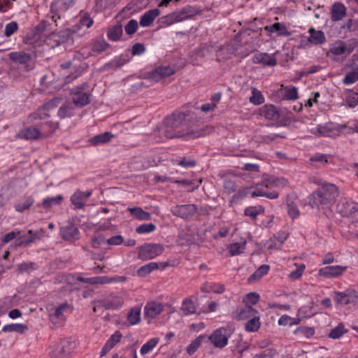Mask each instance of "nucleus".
Listing matches in <instances>:
<instances>
[{
    "instance_id": "obj_1",
    "label": "nucleus",
    "mask_w": 358,
    "mask_h": 358,
    "mask_svg": "<svg viewBox=\"0 0 358 358\" xmlns=\"http://www.w3.org/2000/svg\"><path fill=\"white\" fill-rule=\"evenodd\" d=\"M191 123L182 112L173 113L166 117L162 123L153 131L152 136L156 143L164 141L167 138L192 136Z\"/></svg>"
},
{
    "instance_id": "obj_2",
    "label": "nucleus",
    "mask_w": 358,
    "mask_h": 358,
    "mask_svg": "<svg viewBox=\"0 0 358 358\" xmlns=\"http://www.w3.org/2000/svg\"><path fill=\"white\" fill-rule=\"evenodd\" d=\"M338 194V189L335 185L324 184L310 194L309 204L317 209L328 208L335 203Z\"/></svg>"
},
{
    "instance_id": "obj_3",
    "label": "nucleus",
    "mask_w": 358,
    "mask_h": 358,
    "mask_svg": "<svg viewBox=\"0 0 358 358\" xmlns=\"http://www.w3.org/2000/svg\"><path fill=\"white\" fill-rule=\"evenodd\" d=\"M199 12L197 8L187 5L179 10L162 17L159 21L162 25L169 27L174 23L191 18L199 13Z\"/></svg>"
},
{
    "instance_id": "obj_4",
    "label": "nucleus",
    "mask_w": 358,
    "mask_h": 358,
    "mask_svg": "<svg viewBox=\"0 0 358 358\" xmlns=\"http://www.w3.org/2000/svg\"><path fill=\"white\" fill-rule=\"evenodd\" d=\"M234 329L232 325L217 329L208 336V340L214 348L222 349L228 344V340L234 333Z\"/></svg>"
},
{
    "instance_id": "obj_5",
    "label": "nucleus",
    "mask_w": 358,
    "mask_h": 358,
    "mask_svg": "<svg viewBox=\"0 0 358 358\" xmlns=\"http://www.w3.org/2000/svg\"><path fill=\"white\" fill-rule=\"evenodd\" d=\"M75 0H56L52 2L48 17H50L55 23V26H58L57 21L64 16L70 7L73 6Z\"/></svg>"
},
{
    "instance_id": "obj_6",
    "label": "nucleus",
    "mask_w": 358,
    "mask_h": 358,
    "mask_svg": "<svg viewBox=\"0 0 358 358\" xmlns=\"http://www.w3.org/2000/svg\"><path fill=\"white\" fill-rule=\"evenodd\" d=\"M51 24L46 20H43L34 28L27 32L26 37L24 38V43L38 45L41 43V38L43 33L51 29Z\"/></svg>"
},
{
    "instance_id": "obj_7",
    "label": "nucleus",
    "mask_w": 358,
    "mask_h": 358,
    "mask_svg": "<svg viewBox=\"0 0 358 358\" xmlns=\"http://www.w3.org/2000/svg\"><path fill=\"white\" fill-rule=\"evenodd\" d=\"M164 250L162 245L158 243H145L138 248V257L143 261L152 259L160 255Z\"/></svg>"
},
{
    "instance_id": "obj_8",
    "label": "nucleus",
    "mask_w": 358,
    "mask_h": 358,
    "mask_svg": "<svg viewBox=\"0 0 358 358\" xmlns=\"http://www.w3.org/2000/svg\"><path fill=\"white\" fill-rule=\"evenodd\" d=\"M75 347L74 342L65 339L52 347L50 355L51 358H66Z\"/></svg>"
},
{
    "instance_id": "obj_9",
    "label": "nucleus",
    "mask_w": 358,
    "mask_h": 358,
    "mask_svg": "<svg viewBox=\"0 0 358 358\" xmlns=\"http://www.w3.org/2000/svg\"><path fill=\"white\" fill-rule=\"evenodd\" d=\"M334 299L338 304L355 306L358 303V292L355 289L336 292Z\"/></svg>"
},
{
    "instance_id": "obj_10",
    "label": "nucleus",
    "mask_w": 358,
    "mask_h": 358,
    "mask_svg": "<svg viewBox=\"0 0 358 358\" xmlns=\"http://www.w3.org/2000/svg\"><path fill=\"white\" fill-rule=\"evenodd\" d=\"M85 85L76 86L71 90V102L76 108H83L90 103L89 94L83 92Z\"/></svg>"
},
{
    "instance_id": "obj_11",
    "label": "nucleus",
    "mask_w": 358,
    "mask_h": 358,
    "mask_svg": "<svg viewBox=\"0 0 358 358\" xmlns=\"http://www.w3.org/2000/svg\"><path fill=\"white\" fill-rule=\"evenodd\" d=\"M175 70L173 67L169 65L159 66L156 67L155 69L148 71L145 73V78L148 79L159 81L161 79L169 77L174 74Z\"/></svg>"
},
{
    "instance_id": "obj_12",
    "label": "nucleus",
    "mask_w": 358,
    "mask_h": 358,
    "mask_svg": "<svg viewBox=\"0 0 358 358\" xmlns=\"http://www.w3.org/2000/svg\"><path fill=\"white\" fill-rule=\"evenodd\" d=\"M106 310L117 309L122 306L124 299L119 294H110L96 301Z\"/></svg>"
},
{
    "instance_id": "obj_13",
    "label": "nucleus",
    "mask_w": 358,
    "mask_h": 358,
    "mask_svg": "<svg viewBox=\"0 0 358 358\" xmlns=\"http://www.w3.org/2000/svg\"><path fill=\"white\" fill-rule=\"evenodd\" d=\"M336 208L338 213L343 217L352 216L358 212V203L347 198L341 199Z\"/></svg>"
},
{
    "instance_id": "obj_14",
    "label": "nucleus",
    "mask_w": 358,
    "mask_h": 358,
    "mask_svg": "<svg viewBox=\"0 0 358 358\" xmlns=\"http://www.w3.org/2000/svg\"><path fill=\"white\" fill-rule=\"evenodd\" d=\"M197 211V207L194 204H183L173 206L171 212L175 216L182 219H189L194 216Z\"/></svg>"
},
{
    "instance_id": "obj_15",
    "label": "nucleus",
    "mask_w": 358,
    "mask_h": 358,
    "mask_svg": "<svg viewBox=\"0 0 358 358\" xmlns=\"http://www.w3.org/2000/svg\"><path fill=\"white\" fill-rule=\"evenodd\" d=\"M61 237L67 241H75L80 238V231L73 221L69 220L60 227Z\"/></svg>"
},
{
    "instance_id": "obj_16",
    "label": "nucleus",
    "mask_w": 358,
    "mask_h": 358,
    "mask_svg": "<svg viewBox=\"0 0 358 358\" xmlns=\"http://www.w3.org/2000/svg\"><path fill=\"white\" fill-rule=\"evenodd\" d=\"M92 194V190L83 192L77 189L71 196L70 201L74 206V209L80 210L85 206L87 199L91 196Z\"/></svg>"
},
{
    "instance_id": "obj_17",
    "label": "nucleus",
    "mask_w": 358,
    "mask_h": 358,
    "mask_svg": "<svg viewBox=\"0 0 358 358\" xmlns=\"http://www.w3.org/2000/svg\"><path fill=\"white\" fill-rule=\"evenodd\" d=\"M71 307L67 303H64L57 306L55 311L50 314V320L55 325L59 326L65 320L64 313L70 311Z\"/></svg>"
},
{
    "instance_id": "obj_18",
    "label": "nucleus",
    "mask_w": 358,
    "mask_h": 358,
    "mask_svg": "<svg viewBox=\"0 0 358 358\" xmlns=\"http://www.w3.org/2000/svg\"><path fill=\"white\" fill-rule=\"evenodd\" d=\"M347 266L339 265L327 266L319 269L318 275L327 278H335L342 275L347 270Z\"/></svg>"
},
{
    "instance_id": "obj_19",
    "label": "nucleus",
    "mask_w": 358,
    "mask_h": 358,
    "mask_svg": "<svg viewBox=\"0 0 358 358\" xmlns=\"http://www.w3.org/2000/svg\"><path fill=\"white\" fill-rule=\"evenodd\" d=\"M346 12L347 8L343 3L335 2L330 8L331 20L333 22L342 20L345 17Z\"/></svg>"
},
{
    "instance_id": "obj_20",
    "label": "nucleus",
    "mask_w": 358,
    "mask_h": 358,
    "mask_svg": "<svg viewBox=\"0 0 358 358\" xmlns=\"http://www.w3.org/2000/svg\"><path fill=\"white\" fill-rule=\"evenodd\" d=\"M76 107L71 101H65L58 109L57 116L61 120L71 118L76 113Z\"/></svg>"
},
{
    "instance_id": "obj_21",
    "label": "nucleus",
    "mask_w": 358,
    "mask_h": 358,
    "mask_svg": "<svg viewBox=\"0 0 358 358\" xmlns=\"http://www.w3.org/2000/svg\"><path fill=\"white\" fill-rule=\"evenodd\" d=\"M288 185V181L284 178H278L271 176L264 178L262 182V185L266 189L278 188L281 189Z\"/></svg>"
},
{
    "instance_id": "obj_22",
    "label": "nucleus",
    "mask_w": 358,
    "mask_h": 358,
    "mask_svg": "<svg viewBox=\"0 0 358 358\" xmlns=\"http://www.w3.org/2000/svg\"><path fill=\"white\" fill-rule=\"evenodd\" d=\"M264 29L268 32V36H271L273 33H276L279 36L287 37L291 35L285 24L280 22H275L273 24L266 26L264 27Z\"/></svg>"
},
{
    "instance_id": "obj_23",
    "label": "nucleus",
    "mask_w": 358,
    "mask_h": 358,
    "mask_svg": "<svg viewBox=\"0 0 358 358\" xmlns=\"http://www.w3.org/2000/svg\"><path fill=\"white\" fill-rule=\"evenodd\" d=\"M258 311L250 306L238 308L234 313V317L238 320H245L252 317Z\"/></svg>"
},
{
    "instance_id": "obj_24",
    "label": "nucleus",
    "mask_w": 358,
    "mask_h": 358,
    "mask_svg": "<svg viewBox=\"0 0 358 358\" xmlns=\"http://www.w3.org/2000/svg\"><path fill=\"white\" fill-rule=\"evenodd\" d=\"M255 64H262L264 66H274L277 64L276 59L268 53H257L252 57Z\"/></svg>"
},
{
    "instance_id": "obj_25",
    "label": "nucleus",
    "mask_w": 358,
    "mask_h": 358,
    "mask_svg": "<svg viewBox=\"0 0 358 358\" xmlns=\"http://www.w3.org/2000/svg\"><path fill=\"white\" fill-rule=\"evenodd\" d=\"M268 189L261 185H257L255 189L250 192L252 198L257 196H265L270 199H275L279 196V193L276 191L268 192Z\"/></svg>"
},
{
    "instance_id": "obj_26",
    "label": "nucleus",
    "mask_w": 358,
    "mask_h": 358,
    "mask_svg": "<svg viewBox=\"0 0 358 358\" xmlns=\"http://www.w3.org/2000/svg\"><path fill=\"white\" fill-rule=\"evenodd\" d=\"M122 337V335L119 331H116L113 335H111L101 350V357L106 355L117 343L120 341Z\"/></svg>"
},
{
    "instance_id": "obj_27",
    "label": "nucleus",
    "mask_w": 358,
    "mask_h": 358,
    "mask_svg": "<svg viewBox=\"0 0 358 358\" xmlns=\"http://www.w3.org/2000/svg\"><path fill=\"white\" fill-rule=\"evenodd\" d=\"M163 310V305L159 302H148L144 308L145 315L150 318H154Z\"/></svg>"
},
{
    "instance_id": "obj_28",
    "label": "nucleus",
    "mask_w": 358,
    "mask_h": 358,
    "mask_svg": "<svg viewBox=\"0 0 358 358\" xmlns=\"http://www.w3.org/2000/svg\"><path fill=\"white\" fill-rule=\"evenodd\" d=\"M353 49L352 46L348 47L343 41H338L331 45L329 51L333 55H341L345 53L350 54Z\"/></svg>"
},
{
    "instance_id": "obj_29",
    "label": "nucleus",
    "mask_w": 358,
    "mask_h": 358,
    "mask_svg": "<svg viewBox=\"0 0 358 358\" xmlns=\"http://www.w3.org/2000/svg\"><path fill=\"white\" fill-rule=\"evenodd\" d=\"M159 9L155 8L146 11L141 17L139 24L141 27L150 26L155 19L159 15Z\"/></svg>"
},
{
    "instance_id": "obj_30",
    "label": "nucleus",
    "mask_w": 358,
    "mask_h": 358,
    "mask_svg": "<svg viewBox=\"0 0 358 358\" xmlns=\"http://www.w3.org/2000/svg\"><path fill=\"white\" fill-rule=\"evenodd\" d=\"M113 137L114 135L112 133L106 131L90 138L88 142L92 145L97 146L108 143Z\"/></svg>"
},
{
    "instance_id": "obj_31",
    "label": "nucleus",
    "mask_w": 358,
    "mask_h": 358,
    "mask_svg": "<svg viewBox=\"0 0 358 358\" xmlns=\"http://www.w3.org/2000/svg\"><path fill=\"white\" fill-rule=\"evenodd\" d=\"M129 62L128 57L126 55H121L118 57H115L113 60L105 64V69H117Z\"/></svg>"
},
{
    "instance_id": "obj_32",
    "label": "nucleus",
    "mask_w": 358,
    "mask_h": 358,
    "mask_svg": "<svg viewBox=\"0 0 358 358\" xmlns=\"http://www.w3.org/2000/svg\"><path fill=\"white\" fill-rule=\"evenodd\" d=\"M261 326L259 313L258 312L255 315L249 319L245 324V329L248 332H256Z\"/></svg>"
},
{
    "instance_id": "obj_33",
    "label": "nucleus",
    "mask_w": 358,
    "mask_h": 358,
    "mask_svg": "<svg viewBox=\"0 0 358 358\" xmlns=\"http://www.w3.org/2000/svg\"><path fill=\"white\" fill-rule=\"evenodd\" d=\"M123 34L122 27L121 24H116L108 28L107 31V37L111 41H120Z\"/></svg>"
},
{
    "instance_id": "obj_34",
    "label": "nucleus",
    "mask_w": 358,
    "mask_h": 358,
    "mask_svg": "<svg viewBox=\"0 0 358 358\" xmlns=\"http://www.w3.org/2000/svg\"><path fill=\"white\" fill-rule=\"evenodd\" d=\"M333 124L328 122L324 124H318L315 128L311 129V133L317 136H329L333 130Z\"/></svg>"
},
{
    "instance_id": "obj_35",
    "label": "nucleus",
    "mask_w": 358,
    "mask_h": 358,
    "mask_svg": "<svg viewBox=\"0 0 358 358\" xmlns=\"http://www.w3.org/2000/svg\"><path fill=\"white\" fill-rule=\"evenodd\" d=\"M130 215L140 220H150L151 219V214L148 212L144 211L140 207L129 208Z\"/></svg>"
},
{
    "instance_id": "obj_36",
    "label": "nucleus",
    "mask_w": 358,
    "mask_h": 358,
    "mask_svg": "<svg viewBox=\"0 0 358 358\" xmlns=\"http://www.w3.org/2000/svg\"><path fill=\"white\" fill-rule=\"evenodd\" d=\"M310 36L308 41L315 45L322 44L326 38L324 32L322 31H315L313 28L309 29Z\"/></svg>"
},
{
    "instance_id": "obj_37",
    "label": "nucleus",
    "mask_w": 358,
    "mask_h": 358,
    "mask_svg": "<svg viewBox=\"0 0 358 358\" xmlns=\"http://www.w3.org/2000/svg\"><path fill=\"white\" fill-rule=\"evenodd\" d=\"M92 51L100 54L110 48V44L104 39H94L91 43Z\"/></svg>"
},
{
    "instance_id": "obj_38",
    "label": "nucleus",
    "mask_w": 358,
    "mask_h": 358,
    "mask_svg": "<svg viewBox=\"0 0 358 358\" xmlns=\"http://www.w3.org/2000/svg\"><path fill=\"white\" fill-rule=\"evenodd\" d=\"M233 53L231 45L227 44L222 45L216 51V57L218 61L226 60L229 59Z\"/></svg>"
},
{
    "instance_id": "obj_39",
    "label": "nucleus",
    "mask_w": 358,
    "mask_h": 358,
    "mask_svg": "<svg viewBox=\"0 0 358 358\" xmlns=\"http://www.w3.org/2000/svg\"><path fill=\"white\" fill-rule=\"evenodd\" d=\"M43 234L44 231L43 229L36 231L29 230L27 234L24 235V245L41 239L43 236Z\"/></svg>"
},
{
    "instance_id": "obj_40",
    "label": "nucleus",
    "mask_w": 358,
    "mask_h": 358,
    "mask_svg": "<svg viewBox=\"0 0 358 358\" xmlns=\"http://www.w3.org/2000/svg\"><path fill=\"white\" fill-rule=\"evenodd\" d=\"M262 115L266 119L273 120L278 118V112L273 105H265L262 110Z\"/></svg>"
},
{
    "instance_id": "obj_41",
    "label": "nucleus",
    "mask_w": 358,
    "mask_h": 358,
    "mask_svg": "<svg viewBox=\"0 0 358 358\" xmlns=\"http://www.w3.org/2000/svg\"><path fill=\"white\" fill-rule=\"evenodd\" d=\"M77 279L81 282L87 283L90 285L106 284L109 282V280L106 276H97L92 278H83L78 276Z\"/></svg>"
},
{
    "instance_id": "obj_42",
    "label": "nucleus",
    "mask_w": 358,
    "mask_h": 358,
    "mask_svg": "<svg viewBox=\"0 0 358 358\" xmlns=\"http://www.w3.org/2000/svg\"><path fill=\"white\" fill-rule=\"evenodd\" d=\"M159 264L157 262H150L146 265L140 267L137 271V274L140 277H145L149 275L152 271L158 269Z\"/></svg>"
},
{
    "instance_id": "obj_43",
    "label": "nucleus",
    "mask_w": 358,
    "mask_h": 358,
    "mask_svg": "<svg viewBox=\"0 0 358 358\" xmlns=\"http://www.w3.org/2000/svg\"><path fill=\"white\" fill-rule=\"evenodd\" d=\"M269 270V266L264 264L260 266L249 278L248 282H253L259 280L264 275H266Z\"/></svg>"
},
{
    "instance_id": "obj_44",
    "label": "nucleus",
    "mask_w": 358,
    "mask_h": 358,
    "mask_svg": "<svg viewBox=\"0 0 358 358\" xmlns=\"http://www.w3.org/2000/svg\"><path fill=\"white\" fill-rule=\"evenodd\" d=\"M348 329L345 328L343 323H339L336 327L331 329L328 336L332 339H338L342 336L348 333Z\"/></svg>"
},
{
    "instance_id": "obj_45",
    "label": "nucleus",
    "mask_w": 358,
    "mask_h": 358,
    "mask_svg": "<svg viewBox=\"0 0 358 358\" xmlns=\"http://www.w3.org/2000/svg\"><path fill=\"white\" fill-rule=\"evenodd\" d=\"M299 98L297 88L294 86L288 85L284 87L282 99L296 100Z\"/></svg>"
},
{
    "instance_id": "obj_46",
    "label": "nucleus",
    "mask_w": 358,
    "mask_h": 358,
    "mask_svg": "<svg viewBox=\"0 0 358 358\" xmlns=\"http://www.w3.org/2000/svg\"><path fill=\"white\" fill-rule=\"evenodd\" d=\"M180 309L184 315H188L194 313L196 312V308L192 300L185 299L182 303Z\"/></svg>"
},
{
    "instance_id": "obj_47",
    "label": "nucleus",
    "mask_w": 358,
    "mask_h": 358,
    "mask_svg": "<svg viewBox=\"0 0 358 358\" xmlns=\"http://www.w3.org/2000/svg\"><path fill=\"white\" fill-rule=\"evenodd\" d=\"M127 320L131 325H135L141 321V308L134 307L127 315Z\"/></svg>"
},
{
    "instance_id": "obj_48",
    "label": "nucleus",
    "mask_w": 358,
    "mask_h": 358,
    "mask_svg": "<svg viewBox=\"0 0 358 358\" xmlns=\"http://www.w3.org/2000/svg\"><path fill=\"white\" fill-rule=\"evenodd\" d=\"M64 200L62 194L57 195L56 196L47 197L43 201V206L45 208H50L53 206L59 205Z\"/></svg>"
},
{
    "instance_id": "obj_49",
    "label": "nucleus",
    "mask_w": 358,
    "mask_h": 358,
    "mask_svg": "<svg viewBox=\"0 0 358 358\" xmlns=\"http://www.w3.org/2000/svg\"><path fill=\"white\" fill-rule=\"evenodd\" d=\"M206 335H200L196 338L187 348V352L189 355H192L199 348L202 341L206 338Z\"/></svg>"
},
{
    "instance_id": "obj_50",
    "label": "nucleus",
    "mask_w": 358,
    "mask_h": 358,
    "mask_svg": "<svg viewBox=\"0 0 358 358\" xmlns=\"http://www.w3.org/2000/svg\"><path fill=\"white\" fill-rule=\"evenodd\" d=\"M264 208L261 206H249L244 210V215L255 220L258 215L264 213Z\"/></svg>"
},
{
    "instance_id": "obj_51",
    "label": "nucleus",
    "mask_w": 358,
    "mask_h": 358,
    "mask_svg": "<svg viewBox=\"0 0 358 358\" xmlns=\"http://www.w3.org/2000/svg\"><path fill=\"white\" fill-rule=\"evenodd\" d=\"M300 322L299 318H294L287 315H283L279 318L278 324L281 326H292L299 324Z\"/></svg>"
},
{
    "instance_id": "obj_52",
    "label": "nucleus",
    "mask_w": 358,
    "mask_h": 358,
    "mask_svg": "<svg viewBox=\"0 0 358 358\" xmlns=\"http://www.w3.org/2000/svg\"><path fill=\"white\" fill-rule=\"evenodd\" d=\"M315 334V329L310 327H299L294 331V334L301 335L306 338L312 337Z\"/></svg>"
},
{
    "instance_id": "obj_53",
    "label": "nucleus",
    "mask_w": 358,
    "mask_h": 358,
    "mask_svg": "<svg viewBox=\"0 0 358 358\" xmlns=\"http://www.w3.org/2000/svg\"><path fill=\"white\" fill-rule=\"evenodd\" d=\"M41 131L40 130L34 127H29L26 128L24 131V138L35 140L40 137Z\"/></svg>"
},
{
    "instance_id": "obj_54",
    "label": "nucleus",
    "mask_w": 358,
    "mask_h": 358,
    "mask_svg": "<svg viewBox=\"0 0 358 358\" xmlns=\"http://www.w3.org/2000/svg\"><path fill=\"white\" fill-rule=\"evenodd\" d=\"M159 339L157 338H153L150 339L147 343H145L141 348L140 352L142 355H145L150 352H151L155 346L157 345Z\"/></svg>"
},
{
    "instance_id": "obj_55",
    "label": "nucleus",
    "mask_w": 358,
    "mask_h": 358,
    "mask_svg": "<svg viewBox=\"0 0 358 358\" xmlns=\"http://www.w3.org/2000/svg\"><path fill=\"white\" fill-rule=\"evenodd\" d=\"M251 103L255 105L262 104L264 101V97L257 89L252 88V96L250 97Z\"/></svg>"
},
{
    "instance_id": "obj_56",
    "label": "nucleus",
    "mask_w": 358,
    "mask_h": 358,
    "mask_svg": "<svg viewBox=\"0 0 358 358\" xmlns=\"http://www.w3.org/2000/svg\"><path fill=\"white\" fill-rule=\"evenodd\" d=\"M45 110H48L45 109L44 106L41 108H38L37 111L31 113L28 119L30 120V122H32L33 120H43L49 117L50 115L48 113H46Z\"/></svg>"
},
{
    "instance_id": "obj_57",
    "label": "nucleus",
    "mask_w": 358,
    "mask_h": 358,
    "mask_svg": "<svg viewBox=\"0 0 358 358\" xmlns=\"http://www.w3.org/2000/svg\"><path fill=\"white\" fill-rule=\"evenodd\" d=\"M156 229V226L152 223L142 224L139 225L136 229V231L138 234H148L154 231Z\"/></svg>"
},
{
    "instance_id": "obj_58",
    "label": "nucleus",
    "mask_w": 358,
    "mask_h": 358,
    "mask_svg": "<svg viewBox=\"0 0 358 358\" xmlns=\"http://www.w3.org/2000/svg\"><path fill=\"white\" fill-rule=\"evenodd\" d=\"M358 81V71H353L348 73L343 79V84L351 85Z\"/></svg>"
},
{
    "instance_id": "obj_59",
    "label": "nucleus",
    "mask_w": 358,
    "mask_h": 358,
    "mask_svg": "<svg viewBox=\"0 0 358 358\" xmlns=\"http://www.w3.org/2000/svg\"><path fill=\"white\" fill-rule=\"evenodd\" d=\"M259 300V295L256 292H250L248 294L244 299V301L245 303V306H250L255 305Z\"/></svg>"
},
{
    "instance_id": "obj_60",
    "label": "nucleus",
    "mask_w": 358,
    "mask_h": 358,
    "mask_svg": "<svg viewBox=\"0 0 358 358\" xmlns=\"http://www.w3.org/2000/svg\"><path fill=\"white\" fill-rule=\"evenodd\" d=\"M245 245V242L243 243H234L231 244L229 246V251L231 255L234 256L241 253L242 250L244 249Z\"/></svg>"
},
{
    "instance_id": "obj_61",
    "label": "nucleus",
    "mask_w": 358,
    "mask_h": 358,
    "mask_svg": "<svg viewBox=\"0 0 358 358\" xmlns=\"http://www.w3.org/2000/svg\"><path fill=\"white\" fill-rule=\"evenodd\" d=\"M138 28V22L136 20H130L124 27V30L127 34H134Z\"/></svg>"
},
{
    "instance_id": "obj_62",
    "label": "nucleus",
    "mask_w": 358,
    "mask_h": 358,
    "mask_svg": "<svg viewBox=\"0 0 358 358\" xmlns=\"http://www.w3.org/2000/svg\"><path fill=\"white\" fill-rule=\"evenodd\" d=\"M329 159H330V157L327 155L316 153L311 157L310 160L312 162H319L321 165H324L329 162Z\"/></svg>"
},
{
    "instance_id": "obj_63",
    "label": "nucleus",
    "mask_w": 358,
    "mask_h": 358,
    "mask_svg": "<svg viewBox=\"0 0 358 358\" xmlns=\"http://www.w3.org/2000/svg\"><path fill=\"white\" fill-rule=\"evenodd\" d=\"M287 213L292 219L298 217L300 215L299 210L293 202L287 204Z\"/></svg>"
},
{
    "instance_id": "obj_64",
    "label": "nucleus",
    "mask_w": 358,
    "mask_h": 358,
    "mask_svg": "<svg viewBox=\"0 0 358 358\" xmlns=\"http://www.w3.org/2000/svg\"><path fill=\"white\" fill-rule=\"evenodd\" d=\"M276 354V350L269 348L264 350L262 353L256 354L252 358H273Z\"/></svg>"
}]
</instances>
